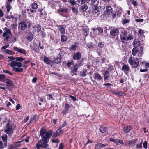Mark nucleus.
<instances>
[{
	"label": "nucleus",
	"instance_id": "25",
	"mask_svg": "<svg viewBox=\"0 0 149 149\" xmlns=\"http://www.w3.org/2000/svg\"><path fill=\"white\" fill-rule=\"evenodd\" d=\"M130 68L128 65H124L122 66V70L125 72H127L129 70Z\"/></svg>",
	"mask_w": 149,
	"mask_h": 149
},
{
	"label": "nucleus",
	"instance_id": "37",
	"mask_svg": "<svg viewBox=\"0 0 149 149\" xmlns=\"http://www.w3.org/2000/svg\"><path fill=\"white\" fill-rule=\"evenodd\" d=\"M89 32V30L87 29H85L83 31V33L85 36L88 35Z\"/></svg>",
	"mask_w": 149,
	"mask_h": 149
},
{
	"label": "nucleus",
	"instance_id": "18",
	"mask_svg": "<svg viewBox=\"0 0 149 149\" xmlns=\"http://www.w3.org/2000/svg\"><path fill=\"white\" fill-rule=\"evenodd\" d=\"M81 57V53L79 52H77L74 55L73 58L74 60H78L80 59Z\"/></svg>",
	"mask_w": 149,
	"mask_h": 149
},
{
	"label": "nucleus",
	"instance_id": "23",
	"mask_svg": "<svg viewBox=\"0 0 149 149\" xmlns=\"http://www.w3.org/2000/svg\"><path fill=\"white\" fill-rule=\"evenodd\" d=\"M70 107V105L67 103L65 104V107L62 111V113L65 114L68 111V109Z\"/></svg>",
	"mask_w": 149,
	"mask_h": 149
},
{
	"label": "nucleus",
	"instance_id": "2",
	"mask_svg": "<svg viewBox=\"0 0 149 149\" xmlns=\"http://www.w3.org/2000/svg\"><path fill=\"white\" fill-rule=\"evenodd\" d=\"M14 125L9 123H7L4 130L5 132L8 134L11 135L13 133Z\"/></svg>",
	"mask_w": 149,
	"mask_h": 149
},
{
	"label": "nucleus",
	"instance_id": "33",
	"mask_svg": "<svg viewBox=\"0 0 149 149\" xmlns=\"http://www.w3.org/2000/svg\"><path fill=\"white\" fill-rule=\"evenodd\" d=\"M27 40L30 41L32 40L33 38V36L31 33H28L27 36Z\"/></svg>",
	"mask_w": 149,
	"mask_h": 149
},
{
	"label": "nucleus",
	"instance_id": "3",
	"mask_svg": "<svg viewBox=\"0 0 149 149\" xmlns=\"http://www.w3.org/2000/svg\"><path fill=\"white\" fill-rule=\"evenodd\" d=\"M13 0H7L6 2V7L7 8V16L8 18H13L14 17L12 15H10L9 12L10 9H11L12 7L10 4L12 3Z\"/></svg>",
	"mask_w": 149,
	"mask_h": 149
},
{
	"label": "nucleus",
	"instance_id": "34",
	"mask_svg": "<svg viewBox=\"0 0 149 149\" xmlns=\"http://www.w3.org/2000/svg\"><path fill=\"white\" fill-rule=\"evenodd\" d=\"M16 61L19 62H22L25 60V58L22 57H17L16 58Z\"/></svg>",
	"mask_w": 149,
	"mask_h": 149
},
{
	"label": "nucleus",
	"instance_id": "24",
	"mask_svg": "<svg viewBox=\"0 0 149 149\" xmlns=\"http://www.w3.org/2000/svg\"><path fill=\"white\" fill-rule=\"evenodd\" d=\"M94 78L98 81L102 79L101 76L98 73H95L93 76Z\"/></svg>",
	"mask_w": 149,
	"mask_h": 149
},
{
	"label": "nucleus",
	"instance_id": "26",
	"mask_svg": "<svg viewBox=\"0 0 149 149\" xmlns=\"http://www.w3.org/2000/svg\"><path fill=\"white\" fill-rule=\"evenodd\" d=\"M131 126H126L124 128V131L125 133H128L132 129Z\"/></svg>",
	"mask_w": 149,
	"mask_h": 149
},
{
	"label": "nucleus",
	"instance_id": "5",
	"mask_svg": "<svg viewBox=\"0 0 149 149\" xmlns=\"http://www.w3.org/2000/svg\"><path fill=\"white\" fill-rule=\"evenodd\" d=\"M3 31L4 33L3 34V36L6 40H8L9 38L10 35H11V31L9 28L7 27L4 28Z\"/></svg>",
	"mask_w": 149,
	"mask_h": 149
},
{
	"label": "nucleus",
	"instance_id": "58",
	"mask_svg": "<svg viewBox=\"0 0 149 149\" xmlns=\"http://www.w3.org/2000/svg\"><path fill=\"white\" fill-rule=\"evenodd\" d=\"M59 136V135L58 134V133L56 132L54 133L53 134V136L54 138L56 137Z\"/></svg>",
	"mask_w": 149,
	"mask_h": 149
},
{
	"label": "nucleus",
	"instance_id": "11",
	"mask_svg": "<svg viewBox=\"0 0 149 149\" xmlns=\"http://www.w3.org/2000/svg\"><path fill=\"white\" fill-rule=\"evenodd\" d=\"M13 49L15 50L18 52L25 55L26 54V51L24 49L21 48H18L15 46H14L13 47Z\"/></svg>",
	"mask_w": 149,
	"mask_h": 149
},
{
	"label": "nucleus",
	"instance_id": "9",
	"mask_svg": "<svg viewBox=\"0 0 149 149\" xmlns=\"http://www.w3.org/2000/svg\"><path fill=\"white\" fill-rule=\"evenodd\" d=\"M52 131L51 130H49L45 132V134L42 137V140L45 141H48L49 138L51 136L52 134Z\"/></svg>",
	"mask_w": 149,
	"mask_h": 149
},
{
	"label": "nucleus",
	"instance_id": "19",
	"mask_svg": "<svg viewBox=\"0 0 149 149\" xmlns=\"http://www.w3.org/2000/svg\"><path fill=\"white\" fill-rule=\"evenodd\" d=\"M1 138L3 141L4 143V145L5 146H7V140L8 139V136L6 134H4L1 136Z\"/></svg>",
	"mask_w": 149,
	"mask_h": 149
},
{
	"label": "nucleus",
	"instance_id": "52",
	"mask_svg": "<svg viewBox=\"0 0 149 149\" xmlns=\"http://www.w3.org/2000/svg\"><path fill=\"white\" fill-rule=\"evenodd\" d=\"M98 45L100 48H102L104 46V44L103 42H99Z\"/></svg>",
	"mask_w": 149,
	"mask_h": 149
},
{
	"label": "nucleus",
	"instance_id": "51",
	"mask_svg": "<svg viewBox=\"0 0 149 149\" xmlns=\"http://www.w3.org/2000/svg\"><path fill=\"white\" fill-rule=\"evenodd\" d=\"M5 146L3 145L1 141H0V149H3Z\"/></svg>",
	"mask_w": 149,
	"mask_h": 149
},
{
	"label": "nucleus",
	"instance_id": "36",
	"mask_svg": "<svg viewBox=\"0 0 149 149\" xmlns=\"http://www.w3.org/2000/svg\"><path fill=\"white\" fill-rule=\"evenodd\" d=\"M87 6L85 4L83 5L81 8V9L83 11H86L88 9Z\"/></svg>",
	"mask_w": 149,
	"mask_h": 149
},
{
	"label": "nucleus",
	"instance_id": "10",
	"mask_svg": "<svg viewBox=\"0 0 149 149\" xmlns=\"http://www.w3.org/2000/svg\"><path fill=\"white\" fill-rule=\"evenodd\" d=\"M93 34L95 35H98L99 34H101L103 33V30L100 27H98L97 28H93Z\"/></svg>",
	"mask_w": 149,
	"mask_h": 149
},
{
	"label": "nucleus",
	"instance_id": "43",
	"mask_svg": "<svg viewBox=\"0 0 149 149\" xmlns=\"http://www.w3.org/2000/svg\"><path fill=\"white\" fill-rule=\"evenodd\" d=\"M54 61L56 63H59L61 61L60 57H57L54 59Z\"/></svg>",
	"mask_w": 149,
	"mask_h": 149
},
{
	"label": "nucleus",
	"instance_id": "30",
	"mask_svg": "<svg viewBox=\"0 0 149 149\" xmlns=\"http://www.w3.org/2000/svg\"><path fill=\"white\" fill-rule=\"evenodd\" d=\"M4 52H5L6 54L9 55H13L15 54L14 52L8 49H6V50H5Z\"/></svg>",
	"mask_w": 149,
	"mask_h": 149
},
{
	"label": "nucleus",
	"instance_id": "13",
	"mask_svg": "<svg viewBox=\"0 0 149 149\" xmlns=\"http://www.w3.org/2000/svg\"><path fill=\"white\" fill-rule=\"evenodd\" d=\"M110 70V68H109L108 69V71L106 70L105 71L104 75V81L106 82H108L110 80V76L109 73Z\"/></svg>",
	"mask_w": 149,
	"mask_h": 149
},
{
	"label": "nucleus",
	"instance_id": "27",
	"mask_svg": "<svg viewBox=\"0 0 149 149\" xmlns=\"http://www.w3.org/2000/svg\"><path fill=\"white\" fill-rule=\"evenodd\" d=\"M6 80V77L4 74H0V81L4 82Z\"/></svg>",
	"mask_w": 149,
	"mask_h": 149
},
{
	"label": "nucleus",
	"instance_id": "31",
	"mask_svg": "<svg viewBox=\"0 0 149 149\" xmlns=\"http://www.w3.org/2000/svg\"><path fill=\"white\" fill-rule=\"evenodd\" d=\"M120 39L121 42L123 43H126L127 41V36L125 37L120 36Z\"/></svg>",
	"mask_w": 149,
	"mask_h": 149
},
{
	"label": "nucleus",
	"instance_id": "47",
	"mask_svg": "<svg viewBox=\"0 0 149 149\" xmlns=\"http://www.w3.org/2000/svg\"><path fill=\"white\" fill-rule=\"evenodd\" d=\"M3 73L8 74L10 76H12L13 74L12 73L8 70H3Z\"/></svg>",
	"mask_w": 149,
	"mask_h": 149
},
{
	"label": "nucleus",
	"instance_id": "44",
	"mask_svg": "<svg viewBox=\"0 0 149 149\" xmlns=\"http://www.w3.org/2000/svg\"><path fill=\"white\" fill-rule=\"evenodd\" d=\"M101 143H97L95 145V149H100L101 148Z\"/></svg>",
	"mask_w": 149,
	"mask_h": 149
},
{
	"label": "nucleus",
	"instance_id": "64",
	"mask_svg": "<svg viewBox=\"0 0 149 149\" xmlns=\"http://www.w3.org/2000/svg\"><path fill=\"white\" fill-rule=\"evenodd\" d=\"M131 2L134 6H135L136 5V2L134 0H132Z\"/></svg>",
	"mask_w": 149,
	"mask_h": 149
},
{
	"label": "nucleus",
	"instance_id": "54",
	"mask_svg": "<svg viewBox=\"0 0 149 149\" xmlns=\"http://www.w3.org/2000/svg\"><path fill=\"white\" fill-rule=\"evenodd\" d=\"M71 8L73 12L76 14L77 13L78 11L76 9L73 7H72Z\"/></svg>",
	"mask_w": 149,
	"mask_h": 149
},
{
	"label": "nucleus",
	"instance_id": "8",
	"mask_svg": "<svg viewBox=\"0 0 149 149\" xmlns=\"http://www.w3.org/2000/svg\"><path fill=\"white\" fill-rule=\"evenodd\" d=\"M137 139H135L127 141L125 143V145L128 146H134L136 143Z\"/></svg>",
	"mask_w": 149,
	"mask_h": 149
},
{
	"label": "nucleus",
	"instance_id": "28",
	"mask_svg": "<svg viewBox=\"0 0 149 149\" xmlns=\"http://www.w3.org/2000/svg\"><path fill=\"white\" fill-rule=\"evenodd\" d=\"M6 81V83L7 84V86H12L13 85V81L9 79H7Z\"/></svg>",
	"mask_w": 149,
	"mask_h": 149
},
{
	"label": "nucleus",
	"instance_id": "41",
	"mask_svg": "<svg viewBox=\"0 0 149 149\" xmlns=\"http://www.w3.org/2000/svg\"><path fill=\"white\" fill-rule=\"evenodd\" d=\"M31 8L33 9H36L38 8V5L36 3H33L31 5Z\"/></svg>",
	"mask_w": 149,
	"mask_h": 149
},
{
	"label": "nucleus",
	"instance_id": "45",
	"mask_svg": "<svg viewBox=\"0 0 149 149\" xmlns=\"http://www.w3.org/2000/svg\"><path fill=\"white\" fill-rule=\"evenodd\" d=\"M122 22L123 24L124 25L125 24L128 23L129 22V20L128 19L124 18L122 19Z\"/></svg>",
	"mask_w": 149,
	"mask_h": 149
},
{
	"label": "nucleus",
	"instance_id": "50",
	"mask_svg": "<svg viewBox=\"0 0 149 149\" xmlns=\"http://www.w3.org/2000/svg\"><path fill=\"white\" fill-rule=\"evenodd\" d=\"M52 141L53 143H58L59 142V140L58 139H52Z\"/></svg>",
	"mask_w": 149,
	"mask_h": 149
},
{
	"label": "nucleus",
	"instance_id": "63",
	"mask_svg": "<svg viewBox=\"0 0 149 149\" xmlns=\"http://www.w3.org/2000/svg\"><path fill=\"white\" fill-rule=\"evenodd\" d=\"M103 85L107 86V87H109L111 86V84L109 83H105L103 84Z\"/></svg>",
	"mask_w": 149,
	"mask_h": 149
},
{
	"label": "nucleus",
	"instance_id": "60",
	"mask_svg": "<svg viewBox=\"0 0 149 149\" xmlns=\"http://www.w3.org/2000/svg\"><path fill=\"white\" fill-rule=\"evenodd\" d=\"M142 146V143H141L139 144H137L136 146V148H141Z\"/></svg>",
	"mask_w": 149,
	"mask_h": 149
},
{
	"label": "nucleus",
	"instance_id": "22",
	"mask_svg": "<svg viewBox=\"0 0 149 149\" xmlns=\"http://www.w3.org/2000/svg\"><path fill=\"white\" fill-rule=\"evenodd\" d=\"M143 31L141 29H139L138 31V35L139 36L140 39L143 40L144 38V36L143 34Z\"/></svg>",
	"mask_w": 149,
	"mask_h": 149
},
{
	"label": "nucleus",
	"instance_id": "38",
	"mask_svg": "<svg viewBox=\"0 0 149 149\" xmlns=\"http://www.w3.org/2000/svg\"><path fill=\"white\" fill-rule=\"evenodd\" d=\"M43 141V142L42 143V144L41 146L42 148H46L49 145L48 144H47L46 143L48 142V141H45L44 140H42Z\"/></svg>",
	"mask_w": 149,
	"mask_h": 149
},
{
	"label": "nucleus",
	"instance_id": "46",
	"mask_svg": "<svg viewBox=\"0 0 149 149\" xmlns=\"http://www.w3.org/2000/svg\"><path fill=\"white\" fill-rule=\"evenodd\" d=\"M77 47V46L75 45H72L70 48V51L75 50L76 48Z\"/></svg>",
	"mask_w": 149,
	"mask_h": 149
},
{
	"label": "nucleus",
	"instance_id": "14",
	"mask_svg": "<svg viewBox=\"0 0 149 149\" xmlns=\"http://www.w3.org/2000/svg\"><path fill=\"white\" fill-rule=\"evenodd\" d=\"M109 141L114 142L117 145L118 144V143L121 144L122 145L124 144L123 141L121 139H115L113 138H110L109 139Z\"/></svg>",
	"mask_w": 149,
	"mask_h": 149
},
{
	"label": "nucleus",
	"instance_id": "49",
	"mask_svg": "<svg viewBox=\"0 0 149 149\" xmlns=\"http://www.w3.org/2000/svg\"><path fill=\"white\" fill-rule=\"evenodd\" d=\"M87 71L86 70H83L82 72L81 73V76L84 77L86 74Z\"/></svg>",
	"mask_w": 149,
	"mask_h": 149
},
{
	"label": "nucleus",
	"instance_id": "12",
	"mask_svg": "<svg viewBox=\"0 0 149 149\" xmlns=\"http://www.w3.org/2000/svg\"><path fill=\"white\" fill-rule=\"evenodd\" d=\"M43 61L45 63L47 64L52 65L53 64V61L50 58L44 56Z\"/></svg>",
	"mask_w": 149,
	"mask_h": 149
},
{
	"label": "nucleus",
	"instance_id": "1",
	"mask_svg": "<svg viewBox=\"0 0 149 149\" xmlns=\"http://www.w3.org/2000/svg\"><path fill=\"white\" fill-rule=\"evenodd\" d=\"M9 65L13 69V70L17 72H22L23 71V69L21 67H23L25 69L27 68L25 65H23L21 62L15 61H12Z\"/></svg>",
	"mask_w": 149,
	"mask_h": 149
},
{
	"label": "nucleus",
	"instance_id": "20",
	"mask_svg": "<svg viewBox=\"0 0 149 149\" xmlns=\"http://www.w3.org/2000/svg\"><path fill=\"white\" fill-rule=\"evenodd\" d=\"M58 27L61 34H64L65 33V29L64 27L61 25H59L58 26Z\"/></svg>",
	"mask_w": 149,
	"mask_h": 149
},
{
	"label": "nucleus",
	"instance_id": "53",
	"mask_svg": "<svg viewBox=\"0 0 149 149\" xmlns=\"http://www.w3.org/2000/svg\"><path fill=\"white\" fill-rule=\"evenodd\" d=\"M79 3L82 4L86 2V0H78Z\"/></svg>",
	"mask_w": 149,
	"mask_h": 149
},
{
	"label": "nucleus",
	"instance_id": "29",
	"mask_svg": "<svg viewBox=\"0 0 149 149\" xmlns=\"http://www.w3.org/2000/svg\"><path fill=\"white\" fill-rule=\"evenodd\" d=\"M91 4L95 7L97 6L99 3V0H91Z\"/></svg>",
	"mask_w": 149,
	"mask_h": 149
},
{
	"label": "nucleus",
	"instance_id": "56",
	"mask_svg": "<svg viewBox=\"0 0 149 149\" xmlns=\"http://www.w3.org/2000/svg\"><path fill=\"white\" fill-rule=\"evenodd\" d=\"M40 133L41 135L42 136V137L43 136L45 135V131L42 130V129L40 131Z\"/></svg>",
	"mask_w": 149,
	"mask_h": 149
},
{
	"label": "nucleus",
	"instance_id": "15",
	"mask_svg": "<svg viewBox=\"0 0 149 149\" xmlns=\"http://www.w3.org/2000/svg\"><path fill=\"white\" fill-rule=\"evenodd\" d=\"M112 12V8L110 6H108L106 8L105 14L109 16L110 15Z\"/></svg>",
	"mask_w": 149,
	"mask_h": 149
},
{
	"label": "nucleus",
	"instance_id": "21",
	"mask_svg": "<svg viewBox=\"0 0 149 149\" xmlns=\"http://www.w3.org/2000/svg\"><path fill=\"white\" fill-rule=\"evenodd\" d=\"M79 67V65L78 64H75L73 67L72 69V73L74 74H77V72Z\"/></svg>",
	"mask_w": 149,
	"mask_h": 149
},
{
	"label": "nucleus",
	"instance_id": "59",
	"mask_svg": "<svg viewBox=\"0 0 149 149\" xmlns=\"http://www.w3.org/2000/svg\"><path fill=\"white\" fill-rule=\"evenodd\" d=\"M70 3L72 5H74L76 4L75 2L73 0H70Z\"/></svg>",
	"mask_w": 149,
	"mask_h": 149
},
{
	"label": "nucleus",
	"instance_id": "6",
	"mask_svg": "<svg viewBox=\"0 0 149 149\" xmlns=\"http://www.w3.org/2000/svg\"><path fill=\"white\" fill-rule=\"evenodd\" d=\"M29 23L27 22H21L19 25V28L22 30L24 31L26 29L27 27H29Z\"/></svg>",
	"mask_w": 149,
	"mask_h": 149
},
{
	"label": "nucleus",
	"instance_id": "55",
	"mask_svg": "<svg viewBox=\"0 0 149 149\" xmlns=\"http://www.w3.org/2000/svg\"><path fill=\"white\" fill-rule=\"evenodd\" d=\"M66 121H65L60 126V128L61 129V128H62L65 127V126H66Z\"/></svg>",
	"mask_w": 149,
	"mask_h": 149
},
{
	"label": "nucleus",
	"instance_id": "4",
	"mask_svg": "<svg viewBox=\"0 0 149 149\" xmlns=\"http://www.w3.org/2000/svg\"><path fill=\"white\" fill-rule=\"evenodd\" d=\"M139 60L138 58H135L132 57H130L128 62L131 65H133L134 68H136L139 65Z\"/></svg>",
	"mask_w": 149,
	"mask_h": 149
},
{
	"label": "nucleus",
	"instance_id": "17",
	"mask_svg": "<svg viewBox=\"0 0 149 149\" xmlns=\"http://www.w3.org/2000/svg\"><path fill=\"white\" fill-rule=\"evenodd\" d=\"M119 33V31L116 29H112L110 31L111 35L113 36H115L118 35Z\"/></svg>",
	"mask_w": 149,
	"mask_h": 149
},
{
	"label": "nucleus",
	"instance_id": "57",
	"mask_svg": "<svg viewBox=\"0 0 149 149\" xmlns=\"http://www.w3.org/2000/svg\"><path fill=\"white\" fill-rule=\"evenodd\" d=\"M8 58L10 59V61L13 60V61H15V60H16V58L13 56H8Z\"/></svg>",
	"mask_w": 149,
	"mask_h": 149
},
{
	"label": "nucleus",
	"instance_id": "61",
	"mask_svg": "<svg viewBox=\"0 0 149 149\" xmlns=\"http://www.w3.org/2000/svg\"><path fill=\"white\" fill-rule=\"evenodd\" d=\"M87 46L89 48H91L92 47V43H88Z\"/></svg>",
	"mask_w": 149,
	"mask_h": 149
},
{
	"label": "nucleus",
	"instance_id": "40",
	"mask_svg": "<svg viewBox=\"0 0 149 149\" xmlns=\"http://www.w3.org/2000/svg\"><path fill=\"white\" fill-rule=\"evenodd\" d=\"M67 37L64 35H61V40L62 42H64L66 41L67 40Z\"/></svg>",
	"mask_w": 149,
	"mask_h": 149
},
{
	"label": "nucleus",
	"instance_id": "35",
	"mask_svg": "<svg viewBox=\"0 0 149 149\" xmlns=\"http://www.w3.org/2000/svg\"><path fill=\"white\" fill-rule=\"evenodd\" d=\"M107 129L106 127H101L100 128V131L102 133H104L106 131Z\"/></svg>",
	"mask_w": 149,
	"mask_h": 149
},
{
	"label": "nucleus",
	"instance_id": "62",
	"mask_svg": "<svg viewBox=\"0 0 149 149\" xmlns=\"http://www.w3.org/2000/svg\"><path fill=\"white\" fill-rule=\"evenodd\" d=\"M143 147L145 149H146L147 148V142L146 141H145L143 143Z\"/></svg>",
	"mask_w": 149,
	"mask_h": 149
},
{
	"label": "nucleus",
	"instance_id": "32",
	"mask_svg": "<svg viewBox=\"0 0 149 149\" xmlns=\"http://www.w3.org/2000/svg\"><path fill=\"white\" fill-rule=\"evenodd\" d=\"M22 141L16 142L14 143L13 144V148H17L19 147L20 145V143Z\"/></svg>",
	"mask_w": 149,
	"mask_h": 149
},
{
	"label": "nucleus",
	"instance_id": "42",
	"mask_svg": "<svg viewBox=\"0 0 149 149\" xmlns=\"http://www.w3.org/2000/svg\"><path fill=\"white\" fill-rule=\"evenodd\" d=\"M56 132L58 133V134L59 136L63 133V130L60 128L57 130Z\"/></svg>",
	"mask_w": 149,
	"mask_h": 149
},
{
	"label": "nucleus",
	"instance_id": "39",
	"mask_svg": "<svg viewBox=\"0 0 149 149\" xmlns=\"http://www.w3.org/2000/svg\"><path fill=\"white\" fill-rule=\"evenodd\" d=\"M140 45V42L138 40H135L134 42V45L136 47H137Z\"/></svg>",
	"mask_w": 149,
	"mask_h": 149
},
{
	"label": "nucleus",
	"instance_id": "7",
	"mask_svg": "<svg viewBox=\"0 0 149 149\" xmlns=\"http://www.w3.org/2000/svg\"><path fill=\"white\" fill-rule=\"evenodd\" d=\"M138 48L137 47L134 48L132 50V54L133 55L135 56L137 52H139L138 54V57L142 56V51L143 50L142 47H140L139 51H138Z\"/></svg>",
	"mask_w": 149,
	"mask_h": 149
},
{
	"label": "nucleus",
	"instance_id": "48",
	"mask_svg": "<svg viewBox=\"0 0 149 149\" xmlns=\"http://www.w3.org/2000/svg\"><path fill=\"white\" fill-rule=\"evenodd\" d=\"M36 30H37L38 32H39L41 31V27L40 25H38L36 26Z\"/></svg>",
	"mask_w": 149,
	"mask_h": 149
},
{
	"label": "nucleus",
	"instance_id": "16",
	"mask_svg": "<svg viewBox=\"0 0 149 149\" xmlns=\"http://www.w3.org/2000/svg\"><path fill=\"white\" fill-rule=\"evenodd\" d=\"M99 8L97 7H95L93 8L92 10V15L93 17L97 16L99 15L98 13L99 11Z\"/></svg>",
	"mask_w": 149,
	"mask_h": 149
}]
</instances>
